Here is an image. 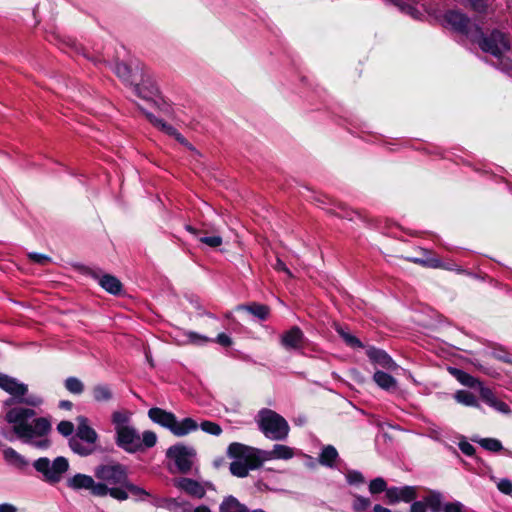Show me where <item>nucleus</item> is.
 I'll return each mask as SVG.
<instances>
[{"instance_id":"47","label":"nucleus","mask_w":512,"mask_h":512,"mask_svg":"<svg viewBox=\"0 0 512 512\" xmlns=\"http://www.w3.org/2000/svg\"><path fill=\"white\" fill-rule=\"evenodd\" d=\"M57 431L64 437H68L74 431V424L67 420L60 421L57 425Z\"/></svg>"},{"instance_id":"14","label":"nucleus","mask_w":512,"mask_h":512,"mask_svg":"<svg viewBox=\"0 0 512 512\" xmlns=\"http://www.w3.org/2000/svg\"><path fill=\"white\" fill-rule=\"evenodd\" d=\"M141 74L142 75L139 76L137 83H135L133 87V90L135 94L142 99L150 100L153 96L158 95V86L146 70L145 66L141 70Z\"/></svg>"},{"instance_id":"64","label":"nucleus","mask_w":512,"mask_h":512,"mask_svg":"<svg viewBox=\"0 0 512 512\" xmlns=\"http://www.w3.org/2000/svg\"><path fill=\"white\" fill-rule=\"evenodd\" d=\"M179 143L185 145V146H188L190 145L189 142L187 141V139L181 134L179 133L178 131L176 132V134L173 136Z\"/></svg>"},{"instance_id":"30","label":"nucleus","mask_w":512,"mask_h":512,"mask_svg":"<svg viewBox=\"0 0 512 512\" xmlns=\"http://www.w3.org/2000/svg\"><path fill=\"white\" fill-rule=\"evenodd\" d=\"M426 508L432 512H442V494L436 490H429L428 495L424 497Z\"/></svg>"},{"instance_id":"17","label":"nucleus","mask_w":512,"mask_h":512,"mask_svg":"<svg viewBox=\"0 0 512 512\" xmlns=\"http://www.w3.org/2000/svg\"><path fill=\"white\" fill-rule=\"evenodd\" d=\"M366 355L369 360L375 364L381 366L386 370H395L397 364L393 361L391 356L383 349L369 346L366 350Z\"/></svg>"},{"instance_id":"33","label":"nucleus","mask_w":512,"mask_h":512,"mask_svg":"<svg viewBox=\"0 0 512 512\" xmlns=\"http://www.w3.org/2000/svg\"><path fill=\"white\" fill-rule=\"evenodd\" d=\"M123 490L127 494V499L129 498V495L134 497L136 501L144 500L145 497H150V493L146 491L144 488L135 485L130 481V479L127 481L125 486L123 487Z\"/></svg>"},{"instance_id":"11","label":"nucleus","mask_w":512,"mask_h":512,"mask_svg":"<svg viewBox=\"0 0 512 512\" xmlns=\"http://www.w3.org/2000/svg\"><path fill=\"white\" fill-rule=\"evenodd\" d=\"M139 433L132 426L115 427V443L125 452L134 454L137 452Z\"/></svg>"},{"instance_id":"29","label":"nucleus","mask_w":512,"mask_h":512,"mask_svg":"<svg viewBox=\"0 0 512 512\" xmlns=\"http://www.w3.org/2000/svg\"><path fill=\"white\" fill-rule=\"evenodd\" d=\"M69 447L74 453L82 457L89 456L96 451V447L94 444H84L83 441L78 440L75 437H71L69 439Z\"/></svg>"},{"instance_id":"41","label":"nucleus","mask_w":512,"mask_h":512,"mask_svg":"<svg viewBox=\"0 0 512 512\" xmlns=\"http://www.w3.org/2000/svg\"><path fill=\"white\" fill-rule=\"evenodd\" d=\"M198 427L201 428L207 434H211L214 436H219L222 433V428L219 424L212 421H202Z\"/></svg>"},{"instance_id":"4","label":"nucleus","mask_w":512,"mask_h":512,"mask_svg":"<svg viewBox=\"0 0 512 512\" xmlns=\"http://www.w3.org/2000/svg\"><path fill=\"white\" fill-rule=\"evenodd\" d=\"M471 41L477 43L483 52L489 53L497 59H501L504 52L511 49L510 40L504 32L493 29L489 35H486L476 24H474Z\"/></svg>"},{"instance_id":"16","label":"nucleus","mask_w":512,"mask_h":512,"mask_svg":"<svg viewBox=\"0 0 512 512\" xmlns=\"http://www.w3.org/2000/svg\"><path fill=\"white\" fill-rule=\"evenodd\" d=\"M305 342V335L298 326H292L281 335V345L286 349L298 350L304 346Z\"/></svg>"},{"instance_id":"56","label":"nucleus","mask_w":512,"mask_h":512,"mask_svg":"<svg viewBox=\"0 0 512 512\" xmlns=\"http://www.w3.org/2000/svg\"><path fill=\"white\" fill-rule=\"evenodd\" d=\"M216 342L223 347H230L233 344L232 338L226 333H219Z\"/></svg>"},{"instance_id":"51","label":"nucleus","mask_w":512,"mask_h":512,"mask_svg":"<svg viewBox=\"0 0 512 512\" xmlns=\"http://www.w3.org/2000/svg\"><path fill=\"white\" fill-rule=\"evenodd\" d=\"M493 357L503 363L512 364V357L511 354L506 351L505 349H494L493 351Z\"/></svg>"},{"instance_id":"44","label":"nucleus","mask_w":512,"mask_h":512,"mask_svg":"<svg viewBox=\"0 0 512 512\" xmlns=\"http://www.w3.org/2000/svg\"><path fill=\"white\" fill-rule=\"evenodd\" d=\"M129 420L130 416L128 412L115 411L112 414V423L115 427H125Z\"/></svg>"},{"instance_id":"54","label":"nucleus","mask_w":512,"mask_h":512,"mask_svg":"<svg viewBox=\"0 0 512 512\" xmlns=\"http://www.w3.org/2000/svg\"><path fill=\"white\" fill-rule=\"evenodd\" d=\"M413 263L419 264L421 266H429L433 268H437L440 266V262L438 259H430V260H424L420 258H414L412 259Z\"/></svg>"},{"instance_id":"37","label":"nucleus","mask_w":512,"mask_h":512,"mask_svg":"<svg viewBox=\"0 0 512 512\" xmlns=\"http://www.w3.org/2000/svg\"><path fill=\"white\" fill-rule=\"evenodd\" d=\"M472 441L478 443L481 447L490 452L497 453L504 450L501 441L496 438H473Z\"/></svg>"},{"instance_id":"24","label":"nucleus","mask_w":512,"mask_h":512,"mask_svg":"<svg viewBox=\"0 0 512 512\" xmlns=\"http://www.w3.org/2000/svg\"><path fill=\"white\" fill-rule=\"evenodd\" d=\"M219 512H252L245 504L241 503L235 496L228 495L223 498L219 505Z\"/></svg>"},{"instance_id":"13","label":"nucleus","mask_w":512,"mask_h":512,"mask_svg":"<svg viewBox=\"0 0 512 512\" xmlns=\"http://www.w3.org/2000/svg\"><path fill=\"white\" fill-rule=\"evenodd\" d=\"M444 20L452 27V29L462 35L471 38L472 23L470 18L459 10H448L444 15Z\"/></svg>"},{"instance_id":"26","label":"nucleus","mask_w":512,"mask_h":512,"mask_svg":"<svg viewBox=\"0 0 512 512\" xmlns=\"http://www.w3.org/2000/svg\"><path fill=\"white\" fill-rule=\"evenodd\" d=\"M262 457L264 458V461L266 459H284L288 460L291 459L294 456L293 449L289 446L282 445V444H275L273 446V449L271 451H264L262 450Z\"/></svg>"},{"instance_id":"50","label":"nucleus","mask_w":512,"mask_h":512,"mask_svg":"<svg viewBox=\"0 0 512 512\" xmlns=\"http://www.w3.org/2000/svg\"><path fill=\"white\" fill-rule=\"evenodd\" d=\"M29 260L32 262L45 266L51 262V258L48 255L32 252L28 254Z\"/></svg>"},{"instance_id":"20","label":"nucleus","mask_w":512,"mask_h":512,"mask_svg":"<svg viewBox=\"0 0 512 512\" xmlns=\"http://www.w3.org/2000/svg\"><path fill=\"white\" fill-rule=\"evenodd\" d=\"M479 394L482 401H484L486 404H488L490 407L494 408L498 412H501L503 414L511 413V409L508 406V404L499 400L490 388L481 386L479 389Z\"/></svg>"},{"instance_id":"49","label":"nucleus","mask_w":512,"mask_h":512,"mask_svg":"<svg viewBox=\"0 0 512 512\" xmlns=\"http://www.w3.org/2000/svg\"><path fill=\"white\" fill-rule=\"evenodd\" d=\"M346 480L350 485L362 484L365 481L363 474L357 470L348 471Z\"/></svg>"},{"instance_id":"21","label":"nucleus","mask_w":512,"mask_h":512,"mask_svg":"<svg viewBox=\"0 0 512 512\" xmlns=\"http://www.w3.org/2000/svg\"><path fill=\"white\" fill-rule=\"evenodd\" d=\"M186 230L191 233L199 242L210 248H217L222 245L223 239L220 235H209L206 230L186 225Z\"/></svg>"},{"instance_id":"2","label":"nucleus","mask_w":512,"mask_h":512,"mask_svg":"<svg viewBox=\"0 0 512 512\" xmlns=\"http://www.w3.org/2000/svg\"><path fill=\"white\" fill-rule=\"evenodd\" d=\"M262 450L239 443L232 442L227 448V456L235 459L230 463V472L233 476L244 478L250 470L260 468L264 462Z\"/></svg>"},{"instance_id":"19","label":"nucleus","mask_w":512,"mask_h":512,"mask_svg":"<svg viewBox=\"0 0 512 512\" xmlns=\"http://www.w3.org/2000/svg\"><path fill=\"white\" fill-rule=\"evenodd\" d=\"M178 489L183 490L190 496L202 499L206 495L205 488L196 480L191 478H180L174 484Z\"/></svg>"},{"instance_id":"59","label":"nucleus","mask_w":512,"mask_h":512,"mask_svg":"<svg viewBox=\"0 0 512 512\" xmlns=\"http://www.w3.org/2000/svg\"><path fill=\"white\" fill-rule=\"evenodd\" d=\"M426 504L423 501L414 500L410 506V512H426Z\"/></svg>"},{"instance_id":"34","label":"nucleus","mask_w":512,"mask_h":512,"mask_svg":"<svg viewBox=\"0 0 512 512\" xmlns=\"http://www.w3.org/2000/svg\"><path fill=\"white\" fill-rule=\"evenodd\" d=\"M146 118L149 120L151 124H153L155 127L159 128L161 131L165 132L169 136H174L176 132L178 131L175 127L172 125L166 123L164 120L157 118L154 114L149 112H144Z\"/></svg>"},{"instance_id":"22","label":"nucleus","mask_w":512,"mask_h":512,"mask_svg":"<svg viewBox=\"0 0 512 512\" xmlns=\"http://www.w3.org/2000/svg\"><path fill=\"white\" fill-rule=\"evenodd\" d=\"M373 381L379 388L388 393L394 394L398 392L399 387L397 380L392 375L382 370H377L374 373Z\"/></svg>"},{"instance_id":"55","label":"nucleus","mask_w":512,"mask_h":512,"mask_svg":"<svg viewBox=\"0 0 512 512\" xmlns=\"http://www.w3.org/2000/svg\"><path fill=\"white\" fill-rule=\"evenodd\" d=\"M188 338H189L190 342L193 344H203V343H207L210 341V339L207 338L206 336H202L196 332H190L188 334Z\"/></svg>"},{"instance_id":"63","label":"nucleus","mask_w":512,"mask_h":512,"mask_svg":"<svg viewBox=\"0 0 512 512\" xmlns=\"http://www.w3.org/2000/svg\"><path fill=\"white\" fill-rule=\"evenodd\" d=\"M58 406L59 408L64 410H71L73 407V403L70 400H61Z\"/></svg>"},{"instance_id":"40","label":"nucleus","mask_w":512,"mask_h":512,"mask_svg":"<svg viewBox=\"0 0 512 512\" xmlns=\"http://www.w3.org/2000/svg\"><path fill=\"white\" fill-rule=\"evenodd\" d=\"M337 208L340 210V212H332V214L339 218H345L351 221L354 219L353 216L357 215L360 219H363L359 211L348 208L345 203L339 202L337 204Z\"/></svg>"},{"instance_id":"9","label":"nucleus","mask_w":512,"mask_h":512,"mask_svg":"<svg viewBox=\"0 0 512 512\" xmlns=\"http://www.w3.org/2000/svg\"><path fill=\"white\" fill-rule=\"evenodd\" d=\"M193 456H195L194 449L188 448L183 444L170 446L166 451V457L174 460L178 471L182 474H187L191 471Z\"/></svg>"},{"instance_id":"48","label":"nucleus","mask_w":512,"mask_h":512,"mask_svg":"<svg viewBox=\"0 0 512 512\" xmlns=\"http://www.w3.org/2000/svg\"><path fill=\"white\" fill-rule=\"evenodd\" d=\"M181 505L182 502L176 498H165L163 499V504L161 506L171 512H180V508L182 507Z\"/></svg>"},{"instance_id":"52","label":"nucleus","mask_w":512,"mask_h":512,"mask_svg":"<svg viewBox=\"0 0 512 512\" xmlns=\"http://www.w3.org/2000/svg\"><path fill=\"white\" fill-rule=\"evenodd\" d=\"M458 447L460 449V451L465 454L466 456H469V457H473L475 456V453H476V449L475 447L470 444L469 442L467 441H461L459 442L458 444Z\"/></svg>"},{"instance_id":"15","label":"nucleus","mask_w":512,"mask_h":512,"mask_svg":"<svg viewBox=\"0 0 512 512\" xmlns=\"http://www.w3.org/2000/svg\"><path fill=\"white\" fill-rule=\"evenodd\" d=\"M0 389L10 394L15 400L25 396L28 392V386L26 384L4 373H0Z\"/></svg>"},{"instance_id":"18","label":"nucleus","mask_w":512,"mask_h":512,"mask_svg":"<svg viewBox=\"0 0 512 512\" xmlns=\"http://www.w3.org/2000/svg\"><path fill=\"white\" fill-rule=\"evenodd\" d=\"M78 426L75 434V438L88 444H96L98 440V434L94 428L88 424V419L84 416L77 418Z\"/></svg>"},{"instance_id":"3","label":"nucleus","mask_w":512,"mask_h":512,"mask_svg":"<svg viewBox=\"0 0 512 512\" xmlns=\"http://www.w3.org/2000/svg\"><path fill=\"white\" fill-rule=\"evenodd\" d=\"M94 476L100 480L99 483L107 485L110 492L107 493L111 498L117 501H126L127 494L123 487L129 480L128 469L121 463L101 464L96 466Z\"/></svg>"},{"instance_id":"12","label":"nucleus","mask_w":512,"mask_h":512,"mask_svg":"<svg viewBox=\"0 0 512 512\" xmlns=\"http://www.w3.org/2000/svg\"><path fill=\"white\" fill-rule=\"evenodd\" d=\"M143 67L144 64L138 60L131 61L130 63L122 61L115 64L114 70L120 79L134 87L135 83L138 81L139 76L142 75L141 70Z\"/></svg>"},{"instance_id":"42","label":"nucleus","mask_w":512,"mask_h":512,"mask_svg":"<svg viewBox=\"0 0 512 512\" xmlns=\"http://www.w3.org/2000/svg\"><path fill=\"white\" fill-rule=\"evenodd\" d=\"M370 505L371 501L369 498L361 495H354L352 508L355 512H364L370 507Z\"/></svg>"},{"instance_id":"28","label":"nucleus","mask_w":512,"mask_h":512,"mask_svg":"<svg viewBox=\"0 0 512 512\" xmlns=\"http://www.w3.org/2000/svg\"><path fill=\"white\" fill-rule=\"evenodd\" d=\"M335 331L341 337V339L345 342L347 346L353 349L363 348L364 344L361 342L359 338L352 335L346 328H344L340 324H335Z\"/></svg>"},{"instance_id":"1","label":"nucleus","mask_w":512,"mask_h":512,"mask_svg":"<svg viewBox=\"0 0 512 512\" xmlns=\"http://www.w3.org/2000/svg\"><path fill=\"white\" fill-rule=\"evenodd\" d=\"M35 415V410L31 408L16 407L6 413L5 420L14 424L13 431L19 439L29 442L34 436L43 437L52 430L51 422L45 417L36 418L33 425L30 424L28 420Z\"/></svg>"},{"instance_id":"46","label":"nucleus","mask_w":512,"mask_h":512,"mask_svg":"<svg viewBox=\"0 0 512 512\" xmlns=\"http://www.w3.org/2000/svg\"><path fill=\"white\" fill-rule=\"evenodd\" d=\"M385 496L387 499V503L389 505H394V504L400 502L399 487H396V486H392L389 488L387 487V489L385 491Z\"/></svg>"},{"instance_id":"57","label":"nucleus","mask_w":512,"mask_h":512,"mask_svg":"<svg viewBox=\"0 0 512 512\" xmlns=\"http://www.w3.org/2000/svg\"><path fill=\"white\" fill-rule=\"evenodd\" d=\"M463 505L462 503L456 501V502H450L446 503L442 509L443 512H462Z\"/></svg>"},{"instance_id":"10","label":"nucleus","mask_w":512,"mask_h":512,"mask_svg":"<svg viewBox=\"0 0 512 512\" xmlns=\"http://www.w3.org/2000/svg\"><path fill=\"white\" fill-rule=\"evenodd\" d=\"M83 273L98 282V284L108 293L119 296L123 291V284L114 275L103 273L101 269L83 267Z\"/></svg>"},{"instance_id":"38","label":"nucleus","mask_w":512,"mask_h":512,"mask_svg":"<svg viewBox=\"0 0 512 512\" xmlns=\"http://www.w3.org/2000/svg\"><path fill=\"white\" fill-rule=\"evenodd\" d=\"M65 389L73 395H81L84 392V383L75 376H70L64 381Z\"/></svg>"},{"instance_id":"23","label":"nucleus","mask_w":512,"mask_h":512,"mask_svg":"<svg viewBox=\"0 0 512 512\" xmlns=\"http://www.w3.org/2000/svg\"><path fill=\"white\" fill-rule=\"evenodd\" d=\"M237 310L247 311L261 321H266L269 318L271 312V309L268 305L258 302L241 304L237 307Z\"/></svg>"},{"instance_id":"32","label":"nucleus","mask_w":512,"mask_h":512,"mask_svg":"<svg viewBox=\"0 0 512 512\" xmlns=\"http://www.w3.org/2000/svg\"><path fill=\"white\" fill-rule=\"evenodd\" d=\"M157 443V435L154 431L146 430L142 433V437L139 436L137 443V452H142L145 449L152 448Z\"/></svg>"},{"instance_id":"7","label":"nucleus","mask_w":512,"mask_h":512,"mask_svg":"<svg viewBox=\"0 0 512 512\" xmlns=\"http://www.w3.org/2000/svg\"><path fill=\"white\" fill-rule=\"evenodd\" d=\"M34 469L41 473L43 481L50 485L59 483L69 469V461L63 456L56 457L52 462L47 457H40L33 462Z\"/></svg>"},{"instance_id":"45","label":"nucleus","mask_w":512,"mask_h":512,"mask_svg":"<svg viewBox=\"0 0 512 512\" xmlns=\"http://www.w3.org/2000/svg\"><path fill=\"white\" fill-rule=\"evenodd\" d=\"M43 402L42 398L37 395L22 396L17 398L16 403L26 404L28 406L37 407Z\"/></svg>"},{"instance_id":"61","label":"nucleus","mask_w":512,"mask_h":512,"mask_svg":"<svg viewBox=\"0 0 512 512\" xmlns=\"http://www.w3.org/2000/svg\"><path fill=\"white\" fill-rule=\"evenodd\" d=\"M275 269L277 271H283V272L287 273L288 275H291V272L287 268L286 264L279 258L277 259V262L275 264Z\"/></svg>"},{"instance_id":"36","label":"nucleus","mask_w":512,"mask_h":512,"mask_svg":"<svg viewBox=\"0 0 512 512\" xmlns=\"http://www.w3.org/2000/svg\"><path fill=\"white\" fill-rule=\"evenodd\" d=\"M455 399L458 403L465 406L480 408L475 395L467 390H458L455 394Z\"/></svg>"},{"instance_id":"60","label":"nucleus","mask_w":512,"mask_h":512,"mask_svg":"<svg viewBox=\"0 0 512 512\" xmlns=\"http://www.w3.org/2000/svg\"><path fill=\"white\" fill-rule=\"evenodd\" d=\"M471 7L477 12H485L487 9V5L484 0H470Z\"/></svg>"},{"instance_id":"25","label":"nucleus","mask_w":512,"mask_h":512,"mask_svg":"<svg viewBox=\"0 0 512 512\" xmlns=\"http://www.w3.org/2000/svg\"><path fill=\"white\" fill-rule=\"evenodd\" d=\"M450 374L462 385L469 387V388H475V387H481L483 386L482 383L470 375L469 373L465 372L462 369L456 368V367H449L448 368Z\"/></svg>"},{"instance_id":"58","label":"nucleus","mask_w":512,"mask_h":512,"mask_svg":"<svg viewBox=\"0 0 512 512\" xmlns=\"http://www.w3.org/2000/svg\"><path fill=\"white\" fill-rule=\"evenodd\" d=\"M28 443L42 450L48 449L51 446V441L47 438L36 441L31 439Z\"/></svg>"},{"instance_id":"5","label":"nucleus","mask_w":512,"mask_h":512,"mask_svg":"<svg viewBox=\"0 0 512 512\" xmlns=\"http://www.w3.org/2000/svg\"><path fill=\"white\" fill-rule=\"evenodd\" d=\"M148 417L152 422L168 429L177 437H183L198 429V423L193 418L187 417L179 422L174 413L159 407L150 408Z\"/></svg>"},{"instance_id":"43","label":"nucleus","mask_w":512,"mask_h":512,"mask_svg":"<svg viewBox=\"0 0 512 512\" xmlns=\"http://www.w3.org/2000/svg\"><path fill=\"white\" fill-rule=\"evenodd\" d=\"M387 489V483L382 477H377L370 481L369 483V491L371 494H380L385 492Z\"/></svg>"},{"instance_id":"39","label":"nucleus","mask_w":512,"mask_h":512,"mask_svg":"<svg viewBox=\"0 0 512 512\" xmlns=\"http://www.w3.org/2000/svg\"><path fill=\"white\" fill-rule=\"evenodd\" d=\"M418 497V488L416 486H403L399 487L400 501L411 503Z\"/></svg>"},{"instance_id":"6","label":"nucleus","mask_w":512,"mask_h":512,"mask_svg":"<svg viewBox=\"0 0 512 512\" xmlns=\"http://www.w3.org/2000/svg\"><path fill=\"white\" fill-rule=\"evenodd\" d=\"M258 425L263 434L272 440H285L290 431L289 424L283 416L266 408L259 412Z\"/></svg>"},{"instance_id":"53","label":"nucleus","mask_w":512,"mask_h":512,"mask_svg":"<svg viewBox=\"0 0 512 512\" xmlns=\"http://www.w3.org/2000/svg\"><path fill=\"white\" fill-rule=\"evenodd\" d=\"M497 488L505 495L512 494V482L507 478L501 479L497 484Z\"/></svg>"},{"instance_id":"31","label":"nucleus","mask_w":512,"mask_h":512,"mask_svg":"<svg viewBox=\"0 0 512 512\" xmlns=\"http://www.w3.org/2000/svg\"><path fill=\"white\" fill-rule=\"evenodd\" d=\"M92 395L96 402H108L113 398V392L106 384L95 385L92 388Z\"/></svg>"},{"instance_id":"27","label":"nucleus","mask_w":512,"mask_h":512,"mask_svg":"<svg viewBox=\"0 0 512 512\" xmlns=\"http://www.w3.org/2000/svg\"><path fill=\"white\" fill-rule=\"evenodd\" d=\"M339 458L337 449L333 445H326L322 448L318 462L325 467L334 468Z\"/></svg>"},{"instance_id":"35","label":"nucleus","mask_w":512,"mask_h":512,"mask_svg":"<svg viewBox=\"0 0 512 512\" xmlns=\"http://www.w3.org/2000/svg\"><path fill=\"white\" fill-rule=\"evenodd\" d=\"M3 455L6 461L14 464L18 468H24L25 466L28 465V461L11 447L6 448L3 451Z\"/></svg>"},{"instance_id":"8","label":"nucleus","mask_w":512,"mask_h":512,"mask_svg":"<svg viewBox=\"0 0 512 512\" xmlns=\"http://www.w3.org/2000/svg\"><path fill=\"white\" fill-rule=\"evenodd\" d=\"M66 485L75 491L89 490L90 494L95 497H105L107 493L110 492V490L107 489V485L98 483L92 476L82 473H77L69 478Z\"/></svg>"},{"instance_id":"62","label":"nucleus","mask_w":512,"mask_h":512,"mask_svg":"<svg viewBox=\"0 0 512 512\" xmlns=\"http://www.w3.org/2000/svg\"><path fill=\"white\" fill-rule=\"evenodd\" d=\"M0 512H17V508L9 503L0 504Z\"/></svg>"}]
</instances>
